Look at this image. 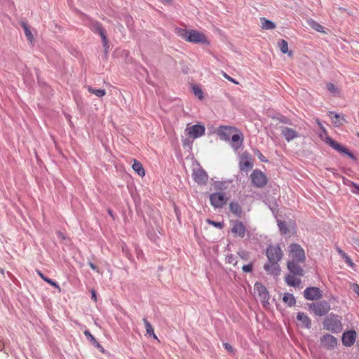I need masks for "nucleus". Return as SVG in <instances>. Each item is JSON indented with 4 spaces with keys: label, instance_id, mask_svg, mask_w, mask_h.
<instances>
[{
    "label": "nucleus",
    "instance_id": "c756f323",
    "mask_svg": "<svg viewBox=\"0 0 359 359\" xmlns=\"http://www.w3.org/2000/svg\"><path fill=\"white\" fill-rule=\"evenodd\" d=\"M261 27L263 29L269 30L273 29L276 27L275 23L272 21L266 20L265 18H261Z\"/></svg>",
    "mask_w": 359,
    "mask_h": 359
},
{
    "label": "nucleus",
    "instance_id": "9d476101",
    "mask_svg": "<svg viewBox=\"0 0 359 359\" xmlns=\"http://www.w3.org/2000/svg\"><path fill=\"white\" fill-rule=\"evenodd\" d=\"M210 203L215 208H222L228 201L224 193L217 192L210 196Z\"/></svg>",
    "mask_w": 359,
    "mask_h": 359
},
{
    "label": "nucleus",
    "instance_id": "f257e3e1",
    "mask_svg": "<svg viewBox=\"0 0 359 359\" xmlns=\"http://www.w3.org/2000/svg\"><path fill=\"white\" fill-rule=\"evenodd\" d=\"M318 124L322 130L321 133H320L319 136L323 141H324L337 151L344 153L348 156L351 158L355 160V156L351 152H350L346 147L339 144L338 142L333 140L327 135L325 128L319 121H318Z\"/></svg>",
    "mask_w": 359,
    "mask_h": 359
},
{
    "label": "nucleus",
    "instance_id": "2eb2a0df",
    "mask_svg": "<svg viewBox=\"0 0 359 359\" xmlns=\"http://www.w3.org/2000/svg\"><path fill=\"white\" fill-rule=\"evenodd\" d=\"M233 131V128L221 126L217 130L216 133L221 140H229L230 137L232 136Z\"/></svg>",
    "mask_w": 359,
    "mask_h": 359
},
{
    "label": "nucleus",
    "instance_id": "7c9ffc66",
    "mask_svg": "<svg viewBox=\"0 0 359 359\" xmlns=\"http://www.w3.org/2000/svg\"><path fill=\"white\" fill-rule=\"evenodd\" d=\"M278 46L283 53H288L290 56L292 55V53L288 50L287 42L284 39H280L278 41Z\"/></svg>",
    "mask_w": 359,
    "mask_h": 359
},
{
    "label": "nucleus",
    "instance_id": "412c9836",
    "mask_svg": "<svg viewBox=\"0 0 359 359\" xmlns=\"http://www.w3.org/2000/svg\"><path fill=\"white\" fill-rule=\"evenodd\" d=\"M239 164L240 168L242 170H247L252 167V163H251L250 158L245 154H243L241 156Z\"/></svg>",
    "mask_w": 359,
    "mask_h": 359
},
{
    "label": "nucleus",
    "instance_id": "dca6fc26",
    "mask_svg": "<svg viewBox=\"0 0 359 359\" xmlns=\"http://www.w3.org/2000/svg\"><path fill=\"white\" fill-rule=\"evenodd\" d=\"M321 345L327 348H333L337 345V339L330 334L324 335L320 339Z\"/></svg>",
    "mask_w": 359,
    "mask_h": 359
},
{
    "label": "nucleus",
    "instance_id": "423d86ee",
    "mask_svg": "<svg viewBox=\"0 0 359 359\" xmlns=\"http://www.w3.org/2000/svg\"><path fill=\"white\" fill-rule=\"evenodd\" d=\"M268 261H276L279 262L281 260L283 256V252L278 245H269L266 252Z\"/></svg>",
    "mask_w": 359,
    "mask_h": 359
},
{
    "label": "nucleus",
    "instance_id": "e433bc0d",
    "mask_svg": "<svg viewBox=\"0 0 359 359\" xmlns=\"http://www.w3.org/2000/svg\"><path fill=\"white\" fill-rule=\"evenodd\" d=\"M327 90L333 95H338L339 93V89L337 86L331 83L326 84Z\"/></svg>",
    "mask_w": 359,
    "mask_h": 359
},
{
    "label": "nucleus",
    "instance_id": "0eeeda50",
    "mask_svg": "<svg viewBox=\"0 0 359 359\" xmlns=\"http://www.w3.org/2000/svg\"><path fill=\"white\" fill-rule=\"evenodd\" d=\"M309 309L315 315L322 316L326 315L330 310V306L327 302L313 303L309 305Z\"/></svg>",
    "mask_w": 359,
    "mask_h": 359
},
{
    "label": "nucleus",
    "instance_id": "f8f14e48",
    "mask_svg": "<svg viewBox=\"0 0 359 359\" xmlns=\"http://www.w3.org/2000/svg\"><path fill=\"white\" fill-rule=\"evenodd\" d=\"M264 269L269 274L273 276H279L281 271L278 262L276 261H269L264 264Z\"/></svg>",
    "mask_w": 359,
    "mask_h": 359
},
{
    "label": "nucleus",
    "instance_id": "f3484780",
    "mask_svg": "<svg viewBox=\"0 0 359 359\" xmlns=\"http://www.w3.org/2000/svg\"><path fill=\"white\" fill-rule=\"evenodd\" d=\"M356 338V332L353 330L344 332L342 336V343L346 346H352Z\"/></svg>",
    "mask_w": 359,
    "mask_h": 359
},
{
    "label": "nucleus",
    "instance_id": "393cba45",
    "mask_svg": "<svg viewBox=\"0 0 359 359\" xmlns=\"http://www.w3.org/2000/svg\"><path fill=\"white\" fill-rule=\"evenodd\" d=\"M294 274H289L285 277V281L287 284L290 286L296 287L299 285L301 283V280L299 278L295 276Z\"/></svg>",
    "mask_w": 359,
    "mask_h": 359
},
{
    "label": "nucleus",
    "instance_id": "6e6552de",
    "mask_svg": "<svg viewBox=\"0 0 359 359\" xmlns=\"http://www.w3.org/2000/svg\"><path fill=\"white\" fill-rule=\"evenodd\" d=\"M185 132L189 137L196 139L205 135V128L203 125L201 124H196L192 126L188 124L185 129Z\"/></svg>",
    "mask_w": 359,
    "mask_h": 359
},
{
    "label": "nucleus",
    "instance_id": "39448f33",
    "mask_svg": "<svg viewBox=\"0 0 359 359\" xmlns=\"http://www.w3.org/2000/svg\"><path fill=\"white\" fill-rule=\"evenodd\" d=\"M324 327L332 332H338L342 328L341 323L337 316L330 315L323 322Z\"/></svg>",
    "mask_w": 359,
    "mask_h": 359
},
{
    "label": "nucleus",
    "instance_id": "72a5a7b5",
    "mask_svg": "<svg viewBox=\"0 0 359 359\" xmlns=\"http://www.w3.org/2000/svg\"><path fill=\"white\" fill-rule=\"evenodd\" d=\"M38 274L39 276L46 282H47L48 283H49L50 285H51L52 286L55 287V288H57L59 292H60V286L58 285V284L57 283H55V281L52 280L51 279L46 277L40 271H38Z\"/></svg>",
    "mask_w": 359,
    "mask_h": 359
},
{
    "label": "nucleus",
    "instance_id": "4468645a",
    "mask_svg": "<svg viewBox=\"0 0 359 359\" xmlns=\"http://www.w3.org/2000/svg\"><path fill=\"white\" fill-rule=\"evenodd\" d=\"M304 262H294V261H287V267L290 272L294 275H297L298 276H302L304 275V270L299 266L300 263H303Z\"/></svg>",
    "mask_w": 359,
    "mask_h": 359
},
{
    "label": "nucleus",
    "instance_id": "7ed1b4c3",
    "mask_svg": "<svg viewBox=\"0 0 359 359\" xmlns=\"http://www.w3.org/2000/svg\"><path fill=\"white\" fill-rule=\"evenodd\" d=\"M288 261L304 262L306 259L304 249L297 244H291L288 247Z\"/></svg>",
    "mask_w": 359,
    "mask_h": 359
},
{
    "label": "nucleus",
    "instance_id": "58836bf2",
    "mask_svg": "<svg viewBox=\"0 0 359 359\" xmlns=\"http://www.w3.org/2000/svg\"><path fill=\"white\" fill-rule=\"evenodd\" d=\"M226 262L230 264L236 266L237 264V258L233 255H227L226 257Z\"/></svg>",
    "mask_w": 359,
    "mask_h": 359
},
{
    "label": "nucleus",
    "instance_id": "a878e982",
    "mask_svg": "<svg viewBox=\"0 0 359 359\" xmlns=\"http://www.w3.org/2000/svg\"><path fill=\"white\" fill-rule=\"evenodd\" d=\"M336 250L339 254V255L344 259L346 263L352 269H355V264L352 262L351 259L348 257V255L345 253L341 248L339 247L336 248Z\"/></svg>",
    "mask_w": 359,
    "mask_h": 359
},
{
    "label": "nucleus",
    "instance_id": "2f4dec72",
    "mask_svg": "<svg viewBox=\"0 0 359 359\" xmlns=\"http://www.w3.org/2000/svg\"><path fill=\"white\" fill-rule=\"evenodd\" d=\"M143 323L145 326L147 334L150 336H152L155 339H158L156 335L154 333V328L150 324V323L146 318L143 319Z\"/></svg>",
    "mask_w": 359,
    "mask_h": 359
},
{
    "label": "nucleus",
    "instance_id": "f704fd0d",
    "mask_svg": "<svg viewBox=\"0 0 359 359\" xmlns=\"http://www.w3.org/2000/svg\"><path fill=\"white\" fill-rule=\"evenodd\" d=\"M229 208L231 212L236 215H240V214L241 213V207L237 203H231L229 205Z\"/></svg>",
    "mask_w": 359,
    "mask_h": 359
},
{
    "label": "nucleus",
    "instance_id": "a211bd4d",
    "mask_svg": "<svg viewBox=\"0 0 359 359\" xmlns=\"http://www.w3.org/2000/svg\"><path fill=\"white\" fill-rule=\"evenodd\" d=\"M281 133L287 142H290L299 136L297 131L287 127H283L281 129Z\"/></svg>",
    "mask_w": 359,
    "mask_h": 359
},
{
    "label": "nucleus",
    "instance_id": "6e6d98bb",
    "mask_svg": "<svg viewBox=\"0 0 359 359\" xmlns=\"http://www.w3.org/2000/svg\"><path fill=\"white\" fill-rule=\"evenodd\" d=\"M59 236H60L62 238H64V236H63V235L62 234V233H59Z\"/></svg>",
    "mask_w": 359,
    "mask_h": 359
},
{
    "label": "nucleus",
    "instance_id": "c9c22d12",
    "mask_svg": "<svg viewBox=\"0 0 359 359\" xmlns=\"http://www.w3.org/2000/svg\"><path fill=\"white\" fill-rule=\"evenodd\" d=\"M88 90L90 93L94 94L98 97H102L106 94L105 90L103 89H95L92 87H88Z\"/></svg>",
    "mask_w": 359,
    "mask_h": 359
},
{
    "label": "nucleus",
    "instance_id": "de8ad7c7",
    "mask_svg": "<svg viewBox=\"0 0 359 359\" xmlns=\"http://www.w3.org/2000/svg\"><path fill=\"white\" fill-rule=\"evenodd\" d=\"M224 346L225 349L227 350L229 352L233 353V347L230 344H229L228 343H224Z\"/></svg>",
    "mask_w": 359,
    "mask_h": 359
},
{
    "label": "nucleus",
    "instance_id": "8fccbe9b",
    "mask_svg": "<svg viewBox=\"0 0 359 359\" xmlns=\"http://www.w3.org/2000/svg\"><path fill=\"white\" fill-rule=\"evenodd\" d=\"M257 156L261 161H262V162L266 161L265 157L259 151H257Z\"/></svg>",
    "mask_w": 359,
    "mask_h": 359
},
{
    "label": "nucleus",
    "instance_id": "aec40b11",
    "mask_svg": "<svg viewBox=\"0 0 359 359\" xmlns=\"http://www.w3.org/2000/svg\"><path fill=\"white\" fill-rule=\"evenodd\" d=\"M297 319L299 322L300 326L305 328H310L311 327V320L309 318L304 314V313H298L297 316Z\"/></svg>",
    "mask_w": 359,
    "mask_h": 359
},
{
    "label": "nucleus",
    "instance_id": "4c0bfd02",
    "mask_svg": "<svg viewBox=\"0 0 359 359\" xmlns=\"http://www.w3.org/2000/svg\"><path fill=\"white\" fill-rule=\"evenodd\" d=\"M193 92L196 97L202 100L203 98V93L201 88L198 86H193Z\"/></svg>",
    "mask_w": 359,
    "mask_h": 359
},
{
    "label": "nucleus",
    "instance_id": "5fc2aeb1",
    "mask_svg": "<svg viewBox=\"0 0 359 359\" xmlns=\"http://www.w3.org/2000/svg\"><path fill=\"white\" fill-rule=\"evenodd\" d=\"M162 2H163L164 4H170L172 2V0H161Z\"/></svg>",
    "mask_w": 359,
    "mask_h": 359
},
{
    "label": "nucleus",
    "instance_id": "a18cd8bd",
    "mask_svg": "<svg viewBox=\"0 0 359 359\" xmlns=\"http://www.w3.org/2000/svg\"><path fill=\"white\" fill-rule=\"evenodd\" d=\"M88 265L90 266V267L93 270L96 271L98 273H100V274H102V271H101L100 269H98L96 267V266H95L94 264H93L92 262H89V263H88Z\"/></svg>",
    "mask_w": 359,
    "mask_h": 359
},
{
    "label": "nucleus",
    "instance_id": "cd10ccee",
    "mask_svg": "<svg viewBox=\"0 0 359 359\" xmlns=\"http://www.w3.org/2000/svg\"><path fill=\"white\" fill-rule=\"evenodd\" d=\"M278 225L280 232L283 234H286L290 231V229L293 230L294 228V224L290 223L289 228L286 227L285 222L278 220Z\"/></svg>",
    "mask_w": 359,
    "mask_h": 359
},
{
    "label": "nucleus",
    "instance_id": "09e8293b",
    "mask_svg": "<svg viewBox=\"0 0 359 359\" xmlns=\"http://www.w3.org/2000/svg\"><path fill=\"white\" fill-rule=\"evenodd\" d=\"M93 344L95 345L97 348H99V350L101 352H102V353L104 352V350L103 347L97 341H96L95 343H93Z\"/></svg>",
    "mask_w": 359,
    "mask_h": 359
},
{
    "label": "nucleus",
    "instance_id": "5701e85b",
    "mask_svg": "<svg viewBox=\"0 0 359 359\" xmlns=\"http://www.w3.org/2000/svg\"><path fill=\"white\" fill-rule=\"evenodd\" d=\"M328 114L335 126L339 127L343 124L344 117L332 111H330Z\"/></svg>",
    "mask_w": 359,
    "mask_h": 359
},
{
    "label": "nucleus",
    "instance_id": "49530a36",
    "mask_svg": "<svg viewBox=\"0 0 359 359\" xmlns=\"http://www.w3.org/2000/svg\"><path fill=\"white\" fill-rule=\"evenodd\" d=\"M351 287L352 290L359 296V285L356 283H353L352 284Z\"/></svg>",
    "mask_w": 359,
    "mask_h": 359
},
{
    "label": "nucleus",
    "instance_id": "ddd939ff",
    "mask_svg": "<svg viewBox=\"0 0 359 359\" xmlns=\"http://www.w3.org/2000/svg\"><path fill=\"white\" fill-rule=\"evenodd\" d=\"M304 296L308 300H316L321 298L322 292L316 287H308L304 290Z\"/></svg>",
    "mask_w": 359,
    "mask_h": 359
},
{
    "label": "nucleus",
    "instance_id": "c03bdc74",
    "mask_svg": "<svg viewBox=\"0 0 359 359\" xmlns=\"http://www.w3.org/2000/svg\"><path fill=\"white\" fill-rule=\"evenodd\" d=\"M210 224H211L212 225H213L215 227H217V228H222L223 226V224L220 222H213V221H211V220H208V221Z\"/></svg>",
    "mask_w": 359,
    "mask_h": 359
},
{
    "label": "nucleus",
    "instance_id": "37998d69",
    "mask_svg": "<svg viewBox=\"0 0 359 359\" xmlns=\"http://www.w3.org/2000/svg\"><path fill=\"white\" fill-rule=\"evenodd\" d=\"M238 255L245 260H247L248 259V253L245 251H240L238 252Z\"/></svg>",
    "mask_w": 359,
    "mask_h": 359
},
{
    "label": "nucleus",
    "instance_id": "79ce46f5",
    "mask_svg": "<svg viewBox=\"0 0 359 359\" xmlns=\"http://www.w3.org/2000/svg\"><path fill=\"white\" fill-rule=\"evenodd\" d=\"M242 269L245 273L251 272L252 270V265L251 264H247V265H244L242 267Z\"/></svg>",
    "mask_w": 359,
    "mask_h": 359
},
{
    "label": "nucleus",
    "instance_id": "473e14b6",
    "mask_svg": "<svg viewBox=\"0 0 359 359\" xmlns=\"http://www.w3.org/2000/svg\"><path fill=\"white\" fill-rule=\"evenodd\" d=\"M283 301L290 306L294 305L296 303L295 298L290 293L284 294Z\"/></svg>",
    "mask_w": 359,
    "mask_h": 359
},
{
    "label": "nucleus",
    "instance_id": "1a4fd4ad",
    "mask_svg": "<svg viewBox=\"0 0 359 359\" xmlns=\"http://www.w3.org/2000/svg\"><path fill=\"white\" fill-rule=\"evenodd\" d=\"M192 176L194 181L198 184H205L208 181V175L198 163L193 165Z\"/></svg>",
    "mask_w": 359,
    "mask_h": 359
},
{
    "label": "nucleus",
    "instance_id": "3c124183",
    "mask_svg": "<svg viewBox=\"0 0 359 359\" xmlns=\"http://www.w3.org/2000/svg\"><path fill=\"white\" fill-rule=\"evenodd\" d=\"M90 292H91V299H92L95 302H97V296H96L95 291L94 290H92Z\"/></svg>",
    "mask_w": 359,
    "mask_h": 359
},
{
    "label": "nucleus",
    "instance_id": "20e7f679",
    "mask_svg": "<svg viewBox=\"0 0 359 359\" xmlns=\"http://www.w3.org/2000/svg\"><path fill=\"white\" fill-rule=\"evenodd\" d=\"M254 294L259 298L264 307L269 306V295L266 288L260 283H256L254 285Z\"/></svg>",
    "mask_w": 359,
    "mask_h": 359
},
{
    "label": "nucleus",
    "instance_id": "bb28decb",
    "mask_svg": "<svg viewBox=\"0 0 359 359\" xmlns=\"http://www.w3.org/2000/svg\"><path fill=\"white\" fill-rule=\"evenodd\" d=\"M133 170L137 172L140 176L143 177L145 175L144 169L142 163L136 160H134L132 165Z\"/></svg>",
    "mask_w": 359,
    "mask_h": 359
},
{
    "label": "nucleus",
    "instance_id": "9b49d317",
    "mask_svg": "<svg viewBox=\"0 0 359 359\" xmlns=\"http://www.w3.org/2000/svg\"><path fill=\"white\" fill-rule=\"evenodd\" d=\"M250 178L252 183L257 187H264L267 182L265 175L258 170H255L252 172Z\"/></svg>",
    "mask_w": 359,
    "mask_h": 359
},
{
    "label": "nucleus",
    "instance_id": "6ab92c4d",
    "mask_svg": "<svg viewBox=\"0 0 359 359\" xmlns=\"http://www.w3.org/2000/svg\"><path fill=\"white\" fill-rule=\"evenodd\" d=\"M232 232L238 236L243 238L245 233V227L242 222L236 221L233 223Z\"/></svg>",
    "mask_w": 359,
    "mask_h": 359
},
{
    "label": "nucleus",
    "instance_id": "4be33fe9",
    "mask_svg": "<svg viewBox=\"0 0 359 359\" xmlns=\"http://www.w3.org/2000/svg\"><path fill=\"white\" fill-rule=\"evenodd\" d=\"M243 143V137L241 134H233L231 136V147L237 150L241 148Z\"/></svg>",
    "mask_w": 359,
    "mask_h": 359
},
{
    "label": "nucleus",
    "instance_id": "f03ea898",
    "mask_svg": "<svg viewBox=\"0 0 359 359\" xmlns=\"http://www.w3.org/2000/svg\"><path fill=\"white\" fill-rule=\"evenodd\" d=\"M177 34L183 39L192 43H208V41L206 36L201 32L196 30H189L180 29L178 30Z\"/></svg>",
    "mask_w": 359,
    "mask_h": 359
},
{
    "label": "nucleus",
    "instance_id": "864d4df0",
    "mask_svg": "<svg viewBox=\"0 0 359 359\" xmlns=\"http://www.w3.org/2000/svg\"><path fill=\"white\" fill-rule=\"evenodd\" d=\"M353 187H354V188H355V190L354 191V192H355V193L358 194V193H359V185H358V184H355V183H353Z\"/></svg>",
    "mask_w": 359,
    "mask_h": 359
},
{
    "label": "nucleus",
    "instance_id": "603ef678",
    "mask_svg": "<svg viewBox=\"0 0 359 359\" xmlns=\"http://www.w3.org/2000/svg\"><path fill=\"white\" fill-rule=\"evenodd\" d=\"M224 77L228 79L229 81L236 83V84H238V82L236 81L233 79H232L231 77H230L229 76H228L227 74H224Z\"/></svg>",
    "mask_w": 359,
    "mask_h": 359
},
{
    "label": "nucleus",
    "instance_id": "a19ab883",
    "mask_svg": "<svg viewBox=\"0 0 359 359\" xmlns=\"http://www.w3.org/2000/svg\"><path fill=\"white\" fill-rule=\"evenodd\" d=\"M84 334L85 336L90 341V342H92L93 344V343H95L96 342V339L95 338L90 334V332L88 331V330H85L84 331Z\"/></svg>",
    "mask_w": 359,
    "mask_h": 359
},
{
    "label": "nucleus",
    "instance_id": "c85d7f7f",
    "mask_svg": "<svg viewBox=\"0 0 359 359\" xmlns=\"http://www.w3.org/2000/svg\"><path fill=\"white\" fill-rule=\"evenodd\" d=\"M308 25L314 30L316 32H320V33H325V31L324 30V28L322 25H320L319 23L316 22L315 20L312 19H309L307 20Z\"/></svg>",
    "mask_w": 359,
    "mask_h": 359
},
{
    "label": "nucleus",
    "instance_id": "ea45409f",
    "mask_svg": "<svg viewBox=\"0 0 359 359\" xmlns=\"http://www.w3.org/2000/svg\"><path fill=\"white\" fill-rule=\"evenodd\" d=\"M97 30H98V32H99V33H100V36L102 37L103 44H104V46L106 47V48H107V36H106V35L104 34V32H103L102 29L99 25H97Z\"/></svg>",
    "mask_w": 359,
    "mask_h": 359
},
{
    "label": "nucleus",
    "instance_id": "b1692460",
    "mask_svg": "<svg viewBox=\"0 0 359 359\" xmlns=\"http://www.w3.org/2000/svg\"><path fill=\"white\" fill-rule=\"evenodd\" d=\"M20 25L24 30L27 39L31 44H32L34 41V36L32 33L29 26L24 22H22Z\"/></svg>",
    "mask_w": 359,
    "mask_h": 359
}]
</instances>
